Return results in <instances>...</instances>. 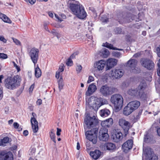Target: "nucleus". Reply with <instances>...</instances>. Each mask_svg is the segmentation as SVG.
Instances as JSON below:
<instances>
[{
    "label": "nucleus",
    "instance_id": "f8f14e48",
    "mask_svg": "<svg viewBox=\"0 0 160 160\" xmlns=\"http://www.w3.org/2000/svg\"><path fill=\"white\" fill-rule=\"evenodd\" d=\"M39 52V50L38 48H32L29 53V55L35 66L37 62L38 58Z\"/></svg>",
    "mask_w": 160,
    "mask_h": 160
},
{
    "label": "nucleus",
    "instance_id": "1a4fd4ad",
    "mask_svg": "<svg viewBox=\"0 0 160 160\" xmlns=\"http://www.w3.org/2000/svg\"><path fill=\"white\" fill-rule=\"evenodd\" d=\"M119 125L123 129L125 136H126L128 133V130L131 128L130 122L127 121L124 118H121L119 120Z\"/></svg>",
    "mask_w": 160,
    "mask_h": 160
},
{
    "label": "nucleus",
    "instance_id": "13d9d810",
    "mask_svg": "<svg viewBox=\"0 0 160 160\" xmlns=\"http://www.w3.org/2000/svg\"><path fill=\"white\" fill-rule=\"evenodd\" d=\"M3 97V92L2 90L0 88V99H1Z\"/></svg>",
    "mask_w": 160,
    "mask_h": 160
},
{
    "label": "nucleus",
    "instance_id": "6e6d98bb",
    "mask_svg": "<svg viewBox=\"0 0 160 160\" xmlns=\"http://www.w3.org/2000/svg\"><path fill=\"white\" fill-rule=\"evenodd\" d=\"M28 132L27 130H24L23 132V134L25 136H26L28 135Z\"/></svg>",
    "mask_w": 160,
    "mask_h": 160
},
{
    "label": "nucleus",
    "instance_id": "f03ea898",
    "mask_svg": "<svg viewBox=\"0 0 160 160\" xmlns=\"http://www.w3.org/2000/svg\"><path fill=\"white\" fill-rule=\"evenodd\" d=\"M21 80L20 77L18 75L13 77H8L4 80V86L7 88L13 90L20 85Z\"/></svg>",
    "mask_w": 160,
    "mask_h": 160
},
{
    "label": "nucleus",
    "instance_id": "338daca9",
    "mask_svg": "<svg viewBox=\"0 0 160 160\" xmlns=\"http://www.w3.org/2000/svg\"><path fill=\"white\" fill-rule=\"evenodd\" d=\"M140 55V54H139V53H136L134 55H133V57H139V56Z\"/></svg>",
    "mask_w": 160,
    "mask_h": 160
},
{
    "label": "nucleus",
    "instance_id": "c9c22d12",
    "mask_svg": "<svg viewBox=\"0 0 160 160\" xmlns=\"http://www.w3.org/2000/svg\"><path fill=\"white\" fill-rule=\"evenodd\" d=\"M49 135L51 139L55 143V134L53 129L51 130L50 132H49Z\"/></svg>",
    "mask_w": 160,
    "mask_h": 160
},
{
    "label": "nucleus",
    "instance_id": "a18cd8bd",
    "mask_svg": "<svg viewBox=\"0 0 160 160\" xmlns=\"http://www.w3.org/2000/svg\"><path fill=\"white\" fill-rule=\"evenodd\" d=\"M121 54L120 52H115L114 53V55L118 58H119L121 56Z\"/></svg>",
    "mask_w": 160,
    "mask_h": 160
},
{
    "label": "nucleus",
    "instance_id": "de8ad7c7",
    "mask_svg": "<svg viewBox=\"0 0 160 160\" xmlns=\"http://www.w3.org/2000/svg\"><path fill=\"white\" fill-rule=\"evenodd\" d=\"M101 125L102 127V128H106L107 127V124L105 120L102 121L101 123Z\"/></svg>",
    "mask_w": 160,
    "mask_h": 160
},
{
    "label": "nucleus",
    "instance_id": "f704fd0d",
    "mask_svg": "<svg viewBox=\"0 0 160 160\" xmlns=\"http://www.w3.org/2000/svg\"><path fill=\"white\" fill-rule=\"evenodd\" d=\"M102 46L104 47H107L108 48H109L111 49L112 50H122V49H119L116 48H114L113 47V46L112 44H110L107 42L105 43H103V44Z\"/></svg>",
    "mask_w": 160,
    "mask_h": 160
},
{
    "label": "nucleus",
    "instance_id": "774afa93",
    "mask_svg": "<svg viewBox=\"0 0 160 160\" xmlns=\"http://www.w3.org/2000/svg\"><path fill=\"white\" fill-rule=\"evenodd\" d=\"M48 14L50 17L51 18H52L53 17V14L52 12H49Z\"/></svg>",
    "mask_w": 160,
    "mask_h": 160
},
{
    "label": "nucleus",
    "instance_id": "423d86ee",
    "mask_svg": "<svg viewBox=\"0 0 160 160\" xmlns=\"http://www.w3.org/2000/svg\"><path fill=\"white\" fill-rule=\"evenodd\" d=\"M98 130L97 128H95L91 130L87 131L85 133L87 139L92 142L93 144L97 142Z\"/></svg>",
    "mask_w": 160,
    "mask_h": 160
},
{
    "label": "nucleus",
    "instance_id": "6ab92c4d",
    "mask_svg": "<svg viewBox=\"0 0 160 160\" xmlns=\"http://www.w3.org/2000/svg\"><path fill=\"white\" fill-rule=\"evenodd\" d=\"M117 62V60L116 59L113 58H109L106 62L107 69H110L116 65Z\"/></svg>",
    "mask_w": 160,
    "mask_h": 160
},
{
    "label": "nucleus",
    "instance_id": "58836bf2",
    "mask_svg": "<svg viewBox=\"0 0 160 160\" xmlns=\"http://www.w3.org/2000/svg\"><path fill=\"white\" fill-rule=\"evenodd\" d=\"M36 152V148L34 147H31L29 151V154L31 155H34Z\"/></svg>",
    "mask_w": 160,
    "mask_h": 160
},
{
    "label": "nucleus",
    "instance_id": "7c9ffc66",
    "mask_svg": "<svg viewBox=\"0 0 160 160\" xmlns=\"http://www.w3.org/2000/svg\"><path fill=\"white\" fill-rule=\"evenodd\" d=\"M142 13H139L138 14V16L133 15H131L130 16L131 17V18L132 20H134L136 22H138L142 19L141 15H142Z\"/></svg>",
    "mask_w": 160,
    "mask_h": 160
},
{
    "label": "nucleus",
    "instance_id": "b1692460",
    "mask_svg": "<svg viewBox=\"0 0 160 160\" xmlns=\"http://www.w3.org/2000/svg\"><path fill=\"white\" fill-rule=\"evenodd\" d=\"M133 111V110L132 108V107H131L128 103L124 108L123 113L125 116H128L130 115Z\"/></svg>",
    "mask_w": 160,
    "mask_h": 160
},
{
    "label": "nucleus",
    "instance_id": "2eb2a0df",
    "mask_svg": "<svg viewBox=\"0 0 160 160\" xmlns=\"http://www.w3.org/2000/svg\"><path fill=\"white\" fill-rule=\"evenodd\" d=\"M141 62L143 66L149 70L152 69L154 67V63L149 60L142 59L141 61Z\"/></svg>",
    "mask_w": 160,
    "mask_h": 160
},
{
    "label": "nucleus",
    "instance_id": "603ef678",
    "mask_svg": "<svg viewBox=\"0 0 160 160\" xmlns=\"http://www.w3.org/2000/svg\"><path fill=\"white\" fill-rule=\"evenodd\" d=\"M0 40L4 43L6 42H7V40L4 38L3 37H0Z\"/></svg>",
    "mask_w": 160,
    "mask_h": 160
},
{
    "label": "nucleus",
    "instance_id": "37998d69",
    "mask_svg": "<svg viewBox=\"0 0 160 160\" xmlns=\"http://www.w3.org/2000/svg\"><path fill=\"white\" fill-rule=\"evenodd\" d=\"M12 39L13 42L16 45H21V42L18 40L14 38H12Z\"/></svg>",
    "mask_w": 160,
    "mask_h": 160
},
{
    "label": "nucleus",
    "instance_id": "0eeeda50",
    "mask_svg": "<svg viewBox=\"0 0 160 160\" xmlns=\"http://www.w3.org/2000/svg\"><path fill=\"white\" fill-rule=\"evenodd\" d=\"M143 155L146 160H158V157L154 153L151 148L147 147L143 148Z\"/></svg>",
    "mask_w": 160,
    "mask_h": 160
},
{
    "label": "nucleus",
    "instance_id": "79ce46f5",
    "mask_svg": "<svg viewBox=\"0 0 160 160\" xmlns=\"http://www.w3.org/2000/svg\"><path fill=\"white\" fill-rule=\"evenodd\" d=\"M8 58L7 54L4 53H0V58L5 59Z\"/></svg>",
    "mask_w": 160,
    "mask_h": 160
},
{
    "label": "nucleus",
    "instance_id": "3c124183",
    "mask_svg": "<svg viewBox=\"0 0 160 160\" xmlns=\"http://www.w3.org/2000/svg\"><path fill=\"white\" fill-rule=\"evenodd\" d=\"M37 104L39 105H41L42 103V100L41 99H38L36 102Z\"/></svg>",
    "mask_w": 160,
    "mask_h": 160
},
{
    "label": "nucleus",
    "instance_id": "a878e982",
    "mask_svg": "<svg viewBox=\"0 0 160 160\" xmlns=\"http://www.w3.org/2000/svg\"><path fill=\"white\" fill-rule=\"evenodd\" d=\"M133 111L137 109L140 105V102L138 101L131 102L129 103Z\"/></svg>",
    "mask_w": 160,
    "mask_h": 160
},
{
    "label": "nucleus",
    "instance_id": "4468645a",
    "mask_svg": "<svg viewBox=\"0 0 160 160\" xmlns=\"http://www.w3.org/2000/svg\"><path fill=\"white\" fill-rule=\"evenodd\" d=\"M106 64V62L105 60H101L96 62L94 67L96 72L101 73L103 72Z\"/></svg>",
    "mask_w": 160,
    "mask_h": 160
},
{
    "label": "nucleus",
    "instance_id": "72a5a7b5",
    "mask_svg": "<svg viewBox=\"0 0 160 160\" xmlns=\"http://www.w3.org/2000/svg\"><path fill=\"white\" fill-rule=\"evenodd\" d=\"M42 75V72L41 69L38 66L35 68V75L36 78H38L40 77Z\"/></svg>",
    "mask_w": 160,
    "mask_h": 160
},
{
    "label": "nucleus",
    "instance_id": "4be33fe9",
    "mask_svg": "<svg viewBox=\"0 0 160 160\" xmlns=\"http://www.w3.org/2000/svg\"><path fill=\"white\" fill-rule=\"evenodd\" d=\"M0 154L2 156L1 158H3L4 160H13L12 154L10 152L6 153H4L3 152H2Z\"/></svg>",
    "mask_w": 160,
    "mask_h": 160
},
{
    "label": "nucleus",
    "instance_id": "5fc2aeb1",
    "mask_svg": "<svg viewBox=\"0 0 160 160\" xmlns=\"http://www.w3.org/2000/svg\"><path fill=\"white\" fill-rule=\"evenodd\" d=\"M61 130L60 129H59L58 128H57V135L58 136H59L60 134V132H61Z\"/></svg>",
    "mask_w": 160,
    "mask_h": 160
},
{
    "label": "nucleus",
    "instance_id": "a211bd4d",
    "mask_svg": "<svg viewBox=\"0 0 160 160\" xmlns=\"http://www.w3.org/2000/svg\"><path fill=\"white\" fill-rule=\"evenodd\" d=\"M133 141L132 140H128L124 142L122 145L123 151L127 152L132 148Z\"/></svg>",
    "mask_w": 160,
    "mask_h": 160
},
{
    "label": "nucleus",
    "instance_id": "bf43d9fd",
    "mask_svg": "<svg viewBox=\"0 0 160 160\" xmlns=\"http://www.w3.org/2000/svg\"><path fill=\"white\" fill-rule=\"evenodd\" d=\"M55 16L59 21H62V20L61 19V18H59V17L56 14H55Z\"/></svg>",
    "mask_w": 160,
    "mask_h": 160
},
{
    "label": "nucleus",
    "instance_id": "052dcab7",
    "mask_svg": "<svg viewBox=\"0 0 160 160\" xmlns=\"http://www.w3.org/2000/svg\"><path fill=\"white\" fill-rule=\"evenodd\" d=\"M80 148V144L79 142H78L77 143V149L79 150Z\"/></svg>",
    "mask_w": 160,
    "mask_h": 160
},
{
    "label": "nucleus",
    "instance_id": "c756f323",
    "mask_svg": "<svg viewBox=\"0 0 160 160\" xmlns=\"http://www.w3.org/2000/svg\"><path fill=\"white\" fill-rule=\"evenodd\" d=\"M64 65L63 64H61L59 66L58 70L56 72V78H58L60 77V72H63L64 70Z\"/></svg>",
    "mask_w": 160,
    "mask_h": 160
},
{
    "label": "nucleus",
    "instance_id": "dca6fc26",
    "mask_svg": "<svg viewBox=\"0 0 160 160\" xmlns=\"http://www.w3.org/2000/svg\"><path fill=\"white\" fill-rule=\"evenodd\" d=\"M32 117H31V122L33 132L34 133H35L37 132L38 130V123L34 117L36 115L35 113L34 112H32Z\"/></svg>",
    "mask_w": 160,
    "mask_h": 160
},
{
    "label": "nucleus",
    "instance_id": "4c0bfd02",
    "mask_svg": "<svg viewBox=\"0 0 160 160\" xmlns=\"http://www.w3.org/2000/svg\"><path fill=\"white\" fill-rule=\"evenodd\" d=\"M107 124V127H109L111 126L113 123V119L112 118H110L105 120Z\"/></svg>",
    "mask_w": 160,
    "mask_h": 160
},
{
    "label": "nucleus",
    "instance_id": "bb28decb",
    "mask_svg": "<svg viewBox=\"0 0 160 160\" xmlns=\"http://www.w3.org/2000/svg\"><path fill=\"white\" fill-rule=\"evenodd\" d=\"M153 139V137L152 135L147 134L145 136L144 141L146 142L153 143L154 142V140Z\"/></svg>",
    "mask_w": 160,
    "mask_h": 160
},
{
    "label": "nucleus",
    "instance_id": "7ed1b4c3",
    "mask_svg": "<svg viewBox=\"0 0 160 160\" xmlns=\"http://www.w3.org/2000/svg\"><path fill=\"white\" fill-rule=\"evenodd\" d=\"M107 102L106 99L94 96L91 97L86 101V103H88L89 106L95 111H97L101 106L107 103Z\"/></svg>",
    "mask_w": 160,
    "mask_h": 160
},
{
    "label": "nucleus",
    "instance_id": "2f4dec72",
    "mask_svg": "<svg viewBox=\"0 0 160 160\" xmlns=\"http://www.w3.org/2000/svg\"><path fill=\"white\" fill-rule=\"evenodd\" d=\"M100 55L104 58H107L109 54L108 50L105 48L102 49L101 51Z\"/></svg>",
    "mask_w": 160,
    "mask_h": 160
},
{
    "label": "nucleus",
    "instance_id": "aec40b11",
    "mask_svg": "<svg viewBox=\"0 0 160 160\" xmlns=\"http://www.w3.org/2000/svg\"><path fill=\"white\" fill-rule=\"evenodd\" d=\"M96 86L93 84H92L89 85L88 90L85 93L86 96H90L94 93L97 89Z\"/></svg>",
    "mask_w": 160,
    "mask_h": 160
},
{
    "label": "nucleus",
    "instance_id": "473e14b6",
    "mask_svg": "<svg viewBox=\"0 0 160 160\" xmlns=\"http://www.w3.org/2000/svg\"><path fill=\"white\" fill-rule=\"evenodd\" d=\"M9 138L8 137H4L2 139H0V146H5L6 144L9 143Z\"/></svg>",
    "mask_w": 160,
    "mask_h": 160
},
{
    "label": "nucleus",
    "instance_id": "9d476101",
    "mask_svg": "<svg viewBox=\"0 0 160 160\" xmlns=\"http://www.w3.org/2000/svg\"><path fill=\"white\" fill-rule=\"evenodd\" d=\"M115 88L107 85L102 86L100 89V93L104 96L111 95L115 91Z\"/></svg>",
    "mask_w": 160,
    "mask_h": 160
},
{
    "label": "nucleus",
    "instance_id": "8fccbe9b",
    "mask_svg": "<svg viewBox=\"0 0 160 160\" xmlns=\"http://www.w3.org/2000/svg\"><path fill=\"white\" fill-rule=\"evenodd\" d=\"M13 125L14 128L16 129H18L19 126V124L16 122L14 123Z\"/></svg>",
    "mask_w": 160,
    "mask_h": 160
},
{
    "label": "nucleus",
    "instance_id": "412c9836",
    "mask_svg": "<svg viewBox=\"0 0 160 160\" xmlns=\"http://www.w3.org/2000/svg\"><path fill=\"white\" fill-rule=\"evenodd\" d=\"M113 141L116 142H118L122 140L123 138L122 133L120 131L116 132L113 135Z\"/></svg>",
    "mask_w": 160,
    "mask_h": 160
},
{
    "label": "nucleus",
    "instance_id": "49530a36",
    "mask_svg": "<svg viewBox=\"0 0 160 160\" xmlns=\"http://www.w3.org/2000/svg\"><path fill=\"white\" fill-rule=\"evenodd\" d=\"M94 80V78L92 76H89L88 78V79L87 81V83H89Z\"/></svg>",
    "mask_w": 160,
    "mask_h": 160
},
{
    "label": "nucleus",
    "instance_id": "e433bc0d",
    "mask_svg": "<svg viewBox=\"0 0 160 160\" xmlns=\"http://www.w3.org/2000/svg\"><path fill=\"white\" fill-rule=\"evenodd\" d=\"M58 85L59 89L60 91L62 89L64 84L63 82V80L62 78H60L58 81Z\"/></svg>",
    "mask_w": 160,
    "mask_h": 160
},
{
    "label": "nucleus",
    "instance_id": "e2e57ef3",
    "mask_svg": "<svg viewBox=\"0 0 160 160\" xmlns=\"http://www.w3.org/2000/svg\"><path fill=\"white\" fill-rule=\"evenodd\" d=\"M108 18H106L104 19H102V22H108Z\"/></svg>",
    "mask_w": 160,
    "mask_h": 160
},
{
    "label": "nucleus",
    "instance_id": "09e8293b",
    "mask_svg": "<svg viewBox=\"0 0 160 160\" xmlns=\"http://www.w3.org/2000/svg\"><path fill=\"white\" fill-rule=\"evenodd\" d=\"M156 51L158 56L160 57V45L157 48Z\"/></svg>",
    "mask_w": 160,
    "mask_h": 160
},
{
    "label": "nucleus",
    "instance_id": "0e129e2a",
    "mask_svg": "<svg viewBox=\"0 0 160 160\" xmlns=\"http://www.w3.org/2000/svg\"><path fill=\"white\" fill-rule=\"evenodd\" d=\"M13 122V120L12 119H11L8 121V123L9 124H12Z\"/></svg>",
    "mask_w": 160,
    "mask_h": 160
},
{
    "label": "nucleus",
    "instance_id": "ea45409f",
    "mask_svg": "<svg viewBox=\"0 0 160 160\" xmlns=\"http://www.w3.org/2000/svg\"><path fill=\"white\" fill-rule=\"evenodd\" d=\"M82 67L81 65H78L76 67V70L78 73L80 72L82 69Z\"/></svg>",
    "mask_w": 160,
    "mask_h": 160
},
{
    "label": "nucleus",
    "instance_id": "f257e3e1",
    "mask_svg": "<svg viewBox=\"0 0 160 160\" xmlns=\"http://www.w3.org/2000/svg\"><path fill=\"white\" fill-rule=\"evenodd\" d=\"M69 8L72 13L77 17L83 19L87 16L84 7L77 1H75L70 4Z\"/></svg>",
    "mask_w": 160,
    "mask_h": 160
},
{
    "label": "nucleus",
    "instance_id": "4d7b16f0",
    "mask_svg": "<svg viewBox=\"0 0 160 160\" xmlns=\"http://www.w3.org/2000/svg\"><path fill=\"white\" fill-rule=\"evenodd\" d=\"M158 68L157 69V74L158 76H160V66H158Z\"/></svg>",
    "mask_w": 160,
    "mask_h": 160
},
{
    "label": "nucleus",
    "instance_id": "6e6552de",
    "mask_svg": "<svg viewBox=\"0 0 160 160\" xmlns=\"http://www.w3.org/2000/svg\"><path fill=\"white\" fill-rule=\"evenodd\" d=\"M97 120L95 116H93L91 118L88 115H86L84 119L85 124V126H84L85 129L86 130L87 128H91L94 127L97 124Z\"/></svg>",
    "mask_w": 160,
    "mask_h": 160
},
{
    "label": "nucleus",
    "instance_id": "c85d7f7f",
    "mask_svg": "<svg viewBox=\"0 0 160 160\" xmlns=\"http://www.w3.org/2000/svg\"><path fill=\"white\" fill-rule=\"evenodd\" d=\"M0 18H1L4 22L11 23L12 22L10 19L8 17L5 15L0 13Z\"/></svg>",
    "mask_w": 160,
    "mask_h": 160
},
{
    "label": "nucleus",
    "instance_id": "864d4df0",
    "mask_svg": "<svg viewBox=\"0 0 160 160\" xmlns=\"http://www.w3.org/2000/svg\"><path fill=\"white\" fill-rule=\"evenodd\" d=\"M36 1V0H28V2L31 4H34Z\"/></svg>",
    "mask_w": 160,
    "mask_h": 160
},
{
    "label": "nucleus",
    "instance_id": "39448f33",
    "mask_svg": "<svg viewBox=\"0 0 160 160\" xmlns=\"http://www.w3.org/2000/svg\"><path fill=\"white\" fill-rule=\"evenodd\" d=\"M110 101L116 110H120L122 107L123 98L119 94H116L112 95Z\"/></svg>",
    "mask_w": 160,
    "mask_h": 160
},
{
    "label": "nucleus",
    "instance_id": "a19ab883",
    "mask_svg": "<svg viewBox=\"0 0 160 160\" xmlns=\"http://www.w3.org/2000/svg\"><path fill=\"white\" fill-rule=\"evenodd\" d=\"M115 32L117 34L121 33L122 32V30L121 28H116L115 29Z\"/></svg>",
    "mask_w": 160,
    "mask_h": 160
},
{
    "label": "nucleus",
    "instance_id": "20e7f679",
    "mask_svg": "<svg viewBox=\"0 0 160 160\" xmlns=\"http://www.w3.org/2000/svg\"><path fill=\"white\" fill-rule=\"evenodd\" d=\"M146 83L144 82L141 83L137 88H131L128 91L129 95L134 96L138 98L143 97L144 93L142 89L146 86Z\"/></svg>",
    "mask_w": 160,
    "mask_h": 160
},
{
    "label": "nucleus",
    "instance_id": "c03bdc74",
    "mask_svg": "<svg viewBox=\"0 0 160 160\" xmlns=\"http://www.w3.org/2000/svg\"><path fill=\"white\" fill-rule=\"evenodd\" d=\"M72 61L71 60V59L69 58L68 59V60L66 62V64L68 66H71L72 65Z\"/></svg>",
    "mask_w": 160,
    "mask_h": 160
},
{
    "label": "nucleus",
    "instance_id": "393cba45",
    "mask_svg": "<svg viewBox=\"0 0 160 160\" xmlns=\"http://www.w3.org/2000/svg\"><path fill=\"white\" fill-rule=\"evenodd\" d=\"M91 156L95 160L98 159L101 155V152L99 150H95L94 151L91 152L90 153Z\"/></svg>",
    "mask_w": 160,
    "mask_h": 160
},
{
    "label": "nucleus",
    "instance_id": "680f3d73",
    "mask_svg": "<svg viewBox=\"0 0 160 160\" xmlns=\"http://www.w3.org/2000/svg\"><path fill=\"white\" fill-rule=\"evenodd\" d=\"M157 132L158 135L160 136V128H158L157 129Z\"/></svg>",
    "mask_w": 160,
    "mask_h": 160
},
{
    "label": "nucleus",
    "instance_id": "cd10ccee",
    "mask_svg": "<svg viewBox=\"0 0 160 160\" xmlns=\"http://www.w3.org/2000/svg\"><path fill=\"white\" fill-rule=\"evenodd\" d=\"M110 113V112L108 109H104L100 111V114L102 117H106L108 116Z\"/></svg>",
    "mask_w": 160,
    "mask_h": 160
},
{
    "label": "nucleus",
    "instance_id": "f3484780",
    "mask_svg": "<svg viewBox=\"0 0 160 160\" xmlns=\"http://www.w3.org/2000/svg\"><path fill=\"white\" fill-rule=\"evenodd\" d=\"M124 74L123 70L119 69H113L111 71L110 74L113 78H121Z\"/></svg>",
    "mask_w": 160,
    "mask_h": 160
},
{
    "label": "nucleus",
    "instance_id": "ddd939ff",
    "mask_svg": "<svg viewBox=\"0 0 160 160\" xmlns=\"http://www.w3.org/2000/svg\"><path fill=\"white\" fill-rule=\"evenodd\" d=\"M108 129L105 128H101L99 132L98 138L99 140L102 141H108L109 136L108 133Z\"/></svg>",
    "mask_w": 160,
    "mask_h": 160
},
{
    "label": "nucleus",
    "instance_id": "5701e85b",
    "mask_svg": "<svg viewBox=\"0 0 160 160\" xmlns=\"http://www.w3.org/2000/svg\"><path fill=\"white\" fill-rule=\"evenodd\" d=\"M105 149L110 152H112L116 149L115 145L111 142L106 143L104 145Z\"/></svg>",
    "mask_w": 160,
    "mask_h": 160
},
{
    "label": "nucleus",
    "instance_id": "9b49d317",
    "mask_svg": "<svg viewBox=\"0 0 160 160\" xmlns=\"http://www.w3.org/2000/svg\"><path fill=\"white\" fill-rule=\"evenodd\" d=\"M138 61L135 59H131L127 62V66L130 68L131 72L134 73L139 72L140 69L136 67Z\"/></svg>",
    "mask_w": 160,
    "mask_h": 160
},
{
    "label": "nucleus",
    "instance_id": "69168bd1",
    "mask_svg": "<svg viewBox=\"0 0 160 160\" xmlns=\"http://www.w3.org/2000/svg\"><path fill=\"white\" fill-rule=\"evenodd\" d=\"M52 33L55 36H57V33L55 32V31H53L52 32Z\"/></svg>",
    "mask_w": 160,
    "mask_h": 160
}]
</instances>
